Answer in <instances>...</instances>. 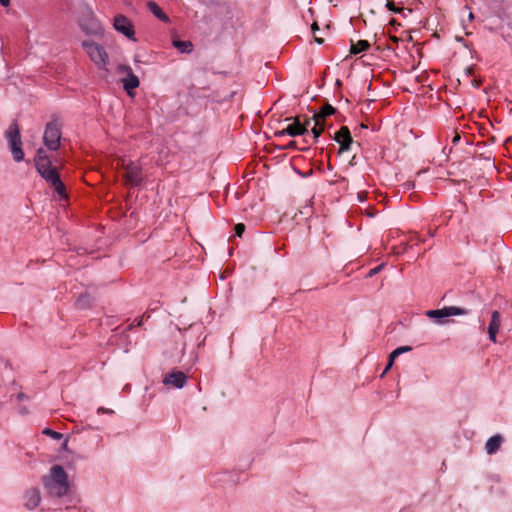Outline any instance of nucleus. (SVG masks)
Segmentation results:
<instances>
[{
  "label": "nucleus",
  "instance_id": "nucleus-20",
  "mask_svg": "<svg viewBox=\"0 0 512 512\" xmlns=\"http://www.w3.org/2000/svg\"><path fill=\"white\" fill-rule=\"evenodd\" d=\"M172 44L181 53H190L192 52L193 49V44L191 41H181L179 39H173Z\"/></svg>",
  "mask_w": 512,
  "mask_h": 512
},
{
  "label": "nucleus",
  "instance_id": "nucleus-30",
  "mask_svg": "<svg viewBox=\"0 0 512 512\" xmlns=\"http://www.w3.org/2000/svg\"><path fill=\"white\" fill-rule=\"evenodd\" d=\"M286 148H289V149H294V148H297V142L292 140L290 141L287 145H286Z\"/></svg>",
  "mask_w": 512,
  "mask_h": 512
},
{
  "label": "nucleus",
  "instance_id": "nucleus-11",
  "mask_svg": "<svg viewBox=\"0 0 512 512\" xmlns=\"http://www.w3.org/2000/svg\"><path fill=\"white\" fill-rule=\"evenodd\" d=\"M118 69L120 72L127 74V77L122 80L123 88L128 93V95L133 96L132 91L136 89L140 84L138 77L133 73L131 67L129 66L121 65Z\"/></svg>",
  "mask_w": 512,
  "mask_h": 512
},
{
  "label": "nucleus",
  "instance_id": "nucleus-7",
  "mask_svg": "<svg viewBox=\"0 0 512 512\" xmlns=\"http://www.w3.org/2000/svg\"><path fill=\"white\" fill-rule=\"evenodd\" d=\"M79 25L87 35L100 37L103 34V28L100 22L95 18L90 10H87L79 20Z\"/></svg>",
  "mask_w": 512,
  "mask_h": 512
},
{
  "label": "nucleus",
  "instance_id": "nucleus-8",
  "mask_svg": "<svg viewBox=\"0 0 512 512\" xmlns=\"http://www.w3.org/2000/svg\"><path fill=\"white\" fill-rule=\"evenodd\" d=\"M60 140H61V128L60 125H58L55 121H50L47 123L44 135H43V141L45 146L51 150L55 151L60 146Z\"/></svg>",
  "mask_w": 512,
  "mask_h": 512
},
{
  "label": "nucleus",
  "instance_id": "nucleus-34",
  "mask_svg": "<svg viewBox=\"0 0 512 512\" xmlns=\"http://www.w3.org/2000/svg\"><path fill=\"white\" fill-rule=\"evenodd\" d=\"M389 39H390V41H392L395 45H397V44H398V42H399V40H400L398 37H396V36H392V35L389 37Z\"/></svg>",
  "mask_w": 512,
  "mask_h": 512
},
{
  "label": "nucleus",
  "instance_id": "nucleus-2",
  "mask_svg": "<svg viewBox=\"0 0 512 512\" xmlns=\"http://www.w3.org/2000/svg\"><path fill=\"white\" fill-rule=\"evenodd\" d=\"M34 165L41 177L55 187L59 198L64 199V182H62L58 170L52 165L43 148L37 150Z\"/></svg>",
  "mask_w": 512,
  "mask_h": 512
},
{
  "label": "nucleus",
  "instance_id": "nucleus-33",
  "mask_svg": "<svg viewBox=\"0 0 512 512\" xmlns=\"http://www.w3.org/2000/svg\"><path fill=\"white\" fill-rule=\"evenodd\" d=\"M98 413H109V414H112V413H113V411H112L111 409H105V408H103V407H100V408L98 409Z\"/></svg>",
  "mask_w": 512,
  "mask_h": 512
},
{
  "label": "nucleus",
  "instance_id": "nucleus-23",
  "mask_svg": "<svg viewBox=\"0 0 512 512\" xmlns=\"http://www.w3.org/2000/svg\"><path fill=\"white\" fill-rule=\"evenodd\" d=\"M314 127L311 129V132L313 134V138L315 141L319 138V136L322 134V132L325 130L326 122L319 121V124L317 125V121H314Z\"/></svg>",
  "mask_w": 512,
  "mask_h": 512
},
{
  "label": "nucleus",
  "instance_id": "nucleus-42",
  "mask_svg": "<svg viewBox=\"0 0 512 512\" xmlns=\"http://www.w3.org/2000/svg\"><path fill=\"white\" fill-rule=\"evenodd\" d=\"M27 412H28V411H27L26 407H21V408H20V413H22V414H26Z\"/></svg>",
  "mask_w": 512,
  "mask_h": 512
},
{
  "label": "nucleus",
  "instance_id": "nucleus-31",
  "mask_svg": "<svg viewBox=\"0 0 512 512\" xmlns=\"http://www.w3.org/2000/svg\"><path fill=\"white\" fill-rule=\"evenodd\" d=\"M398 357L397 354H394V351H392L389 355L388 362L394 363L395 359Z\"/></svg>",
  "mask_w": 512,
  "mask_h": 512
},
{
  "label": "nucleus",
  "instance_id": "nucleus-25",
  "mask_svg": "<svg viewBox=\"0 0 512 512\" xmlns=\"http://www.w3.org/2000/svg\"><path fill=\"white\" fill-rule=\"evenodd\" d=\"M65 459H66V466H70L71 464H74L76 462V460L79 459V456H75L74 454H72V452H70L67 448H66V456H65Z\"/></svg>",
  "mask_w": 512,
  "mask_h": 512
},
{
  "label": "nucleus",
  "instance_id": "nucleus-19",
  "mask_svg": "<svg viewBox=\"0 0 512 512\" xmlns=\"http://www.w3.org/2000/svg\"><path fill=\"white\" fill-rule=\"evenodd\" d=\"M369 48H370V43L367 40H359L356 43H354L351 40V48H350L351 54H358L360 52L367 51Z\"/></svg>",
  "mask_w": 512,
  "mask_h": 512
},
{
  "label": "nucleus",
  "instance_id": "nucleus-4",
  "mask_svg": "<svg viewBox=\"0 0 512 512\" xmlns=\"http://www.w3.org/2000/svg\"><path fill=\"white\" fill-rule=\"evenodd\" d=\"M117 166L124 171L123 179L126 185L135 187L139 186L143 182L144 175L142 167L138 162H134L126 158H120Z\"/></svg>",
  "mask_w": 512,
  "mask_h": 512
},
{
  "label": "nucleus",
  "instance_id": "nucleus-35",
  "mask_svg": "<svg viewBox=\"0 0 512 512\" xmlns=\"http://www.w3.org/2000/svg\"><path fill=\"white\" fill-rule=\"evenodd\" d=\"M0 4L3 7H8L10 5V0H0Z\"/></svg>",
  "mask_w": 512,
  "mask_h": 512
},
{
  "label": "nucleus",
  "instance_id": "nucleus-38",
  "mask_svg": "<svg viewBox=\"0 0 512 512\" xmlns=\"http://www.w3.org/2000/svg\"><path fill=\"white\" fill-rule=\"evenodd\" d=\"M311 121H313V117L306 119L305 122L302 123V125H306V129L308 130V126L310 125Z\"/></svg>",
  "mask_w": 512,
  "mask_h": 512
},
{
  "label": "nucleus",
  "instance_id": "nucleus-39",
  "mask_svg": "<svg viewBox=\"0 0 512 512\" xmlns=\"http://www.w3.org/2000/svg\"><path fill=\"white\" fill-rule=\"evenodd\" d=\"M311 28H312V31H313V32H315L316 30H319V27H318L317 22H314V23L312 24Z\"/></svg>",
  "mask_w": 512,
  "mask_h": 512
},
{
  "label": "nucleus",
  "instance_id": "nucleus-12",
  "mask_svg": "<svg viewBox=\"0 0 512 512\" xmlns=\"http://www.w3.org/2000/svg\"><path fill=\"white\" fill-rule=\"evenodd\" d=\"M334 140L340 145V153L349 151L353 144V139L347 126H342L339 131L335 133Z\"/></svg>",
  "mask_w": 512,
  "mask_h": 512
},
{
  "label": "nucleus",
  "instance_id": "nucleus-37",
  "mask_svg": "<svg viewBox=\"0 0 512 512\" xmlns=\"http://www.w3.org/2000/svg\"><path fill=\"white\" fill-rule=\"evenodd\" d=\"M314 41L318 44H323L324 43V40L323 38H320V37H317V36H314Z\"/></svg>",
  "mask_w": 512,
  "mask_h": 512
},
{
  "label": "nucleus",
  "instance_id": "nucleus-22",
  "mask_svg": "<svg viewBox=\"0 0 512 512\" xmlns=\"http://www.w3.org/2000/svg\"><path fill=\"white\" fill-rule=\"evenodd\" d=\"M65 487H66V509H68L70 507H75L78 502V498L73 497L71 495V490H70V487H69V484L67 481H66Z\"/></svg>",
  "mask_w": 512,
  "mask_h": 512
},
{
  "label": "nucleus",
  "instance_id": "nucleus-36",
  "mask_svg": "<svg viewBox=\"0 0 512 512\" xmlns=\"http://www.w3.org/2000/svg\"><path fill=\"white\" fill-rule=\"evenodd\" d=\"M380 269H381V266H378V267H376V268H374V269L370 270L369 275H370V276L374 275V274H375V273H377Z\"/></svg>",
  "mask_w": 512,
  "mask_h": 512
},
{
  "label": "nucleus",
  "instance_id": "nucleus-3",
  "mask_svg": "<svg viewBox=\"0 0 512 512\" xmlns=\"http://www.w3.org/2000/svg\"><path fill=\"white\" fill-rule=\"evenodd\" d=\"M4 137L7 140L8 148L12 154L15 162L24 160V151L22 149V140L20 127L17 120H13L4 132Z\"/></svg>",
  "mask_w": 512,
  "mask_h": 512
},
{
  "label": "nucleus",
  "instance_id": "nucleus-43",
  "mask_svg": "<svg viewBox=\"0 0 512 512\" xmlns=\"http://www.w3.org/2000/svg\"><path fill=\"white\" fill-rule=\"evenodd\" d=\"M473 19H474V15H473V13L470 11V12H469V20L471 21V20H473Z\"/></svg>",
  "mask_w": 512,
  "mask_h": 512
},
{
  "label": "nucleus",
  "instance_id": "nucleus-32",
  "mask_svg": "<svg viewBox=\"0 0 512 512\" xmlns=\"http://www.w3.org/2000/svg\"><path fill=\"white\" fill-rule=\"evenodd\" d=\"M460 141V135L458 133H455V136L452 139V144L456 145Z\"/></svg>",
  "mask_w": 512,
  "mask_h": 512
},
{
  "label": "nucleus",
  "instance_id": "nucleus-18",
  "mask_svg": "<svg viewBox=\"0 0 512 512\" xmlns=\"http://www.w3.org/2000/svg\"><path fill=\"white\" fill-rule=\"evenodd\" d=\"M335 113L336 109L329 103H326L317 113L313 115V121H317L318 125L319 121L326 122V118Z\"/></svg>",
  "mask_w": 512,
  "mask_h": 512
},
{
  "label": "nucleus",
  "instance_id": "nucleus-9",
  "mask_svg": "<svg viewBox=\"0 0 512 512\" xmlns=\"http://www.w3.org/2000/svg\"><path fill=\"white\" fill-rule=\"evenodd\" d=\"M287 121L293 120V122L287 125L286 128L275 132L276 137H282L285 135H289L292 137L303 135L307 132L306 125H302L299 120V117L294 118H286Z\"/></svg>",
  "mask_w": 512,
  "mask_h": 512
},
{
  "label": "nucleus",
  "instance_id": "nucleus-44",
  "mask_svg": "<svg viewBox=\"0 0 512 512\" xmlns=\"http://www.w3.org/2000/svg\"><path fill=\"white\" fill-rule=\"evenodd\" d=\"M387 49L388 50H394V48L392 46H387Z\"/></svg>",
  "mask_w": 512,
  "mask_h": 512
},
{
  "label": "nucleus",
  "instance_id": "nucleus-17",
  "mask_svg": "<svg viewBox=\"0 0 512 512\" xmlns=\"http://www.w3.org/2000/svg\"><path fill=\"white\" fill-rule=\"evenodd\" d=\"M503 437L500 434H496L492 437H490L486 444H485V450L487 454L493 455L495 454L501 447L503 443Z\"/></svg>",
  "mask_w": 512,
  "mask_h": 512
},
{
  "label": "nucleus",
  "instance_id": "nucleus-24",
  "mask_svg": "<svg viewBox=\"0 0 512 512\" xmlns=\"http://www.w3.org/2000/svg\"><path fill=\"white\" fill-rule=\"evenodd\" d=\"M42 434L46 435V436H49V437H51L53 439H56V440H60L63 437L62 433L54 431V430H52L51 428H48V427H46V428H44L42 430Z\"/></svg>",
  "mask_w": 512,
  "mask_h": 512
},
{
  "label": "nucleus",
  "instance_id": "nucleus-16",
  "mask_svg": "<svg viewBox=\"0 0 512 512\" xmlns=\"http://www.w3.org/2000/svg\"><path fill=\"white\" fill-rule=\"evenodd\" d=\"M501 325L500 313L498 311H493L491 320L488 326L489 339L496 343V335L499 331Z\"/></svg>",
  "mask_w": 512,
  "mask_h": 512
},
{
  "label": "nucleus",
  "instance_id": "nucleus-1",
  "mask_svg": "<svg viewBox=\"0 0 512 512\" xmlns=\"http://www.w3.org/2000/svg\"><path fill=\"white\" fill-rule=\"evenodd\" d=\"M42 483L46 492L47 510H61L60 502L64 496V467L54 465L48 475L42 477Z\"/></svg>",
  "mask_w": 512,
  "mask_h": 512
},
{
  "label": "nucleus",
  "instance_id": "nucleus-15",
  "mask_svg": "<svg viewBox=\"0 0 512 512\" xmlns=\"http://www.w3.org/2000/svg\"><path fill=\"white\" fill-rule=\"evenodd\" d=\"M186 379V375L183 372L177 371L166 375L163 383L165 385H172L176 388H182L186 383Z\"/></svg>",
  "mask_w": 512,
  "mask_h": 512
},
{
  "label": "nucleus",
  "instance_id": "nucleus-41",
  "mask_svg": "<svg viewBox=\"0 0 512 512\" xmlns=\"http://www.w3.org/2000/svg\"><path fill=\"white\" fill-rule=\"evenodd\" d=\"M389 25H391V26H395V25H399V23H398L394 18H392V19L389 21Z\"/></svg>",
  "mask_w": 512,
  "mask_h": 512
},
{
  "label": "nucleus",
  "instance_id": "nucleus-10",
  "mask_svg": "<svg viewBox=\"0 0 512 512\" xmlns=\"http://www.w3.org/2000/svg\"><path fill=\"white\" fill-rule=\"evenodd\" d=\"M113 26L115 30L125 35L127 38L131 40H136L134 38V27L131 21L124 15L119 14L115 16Z\"/></svg>",
  "mask_w": 512,
  "mask_h": 512
},
{
  "label": "nucleus",
  "instance_id": "nucleus-40",
  "mask_svg": "<svg viewBox=\"0 0 512 512\" xmlns=\"http://www.w3.org/2000/svg\"><path fill=\"white\" fill-rule=\"evenodd\" d=\"M392 365H393V363L388 362V363H387V366H386V367H385V369H384L383 374H385V373H386V372H387V371L392 367Z\"/></svg>",
  "mask_w": 512,
  "mask_h": 512
},
{
  "label": "nucleus",
  "instance_id": "nucleus-26",
  "mask_svg": "<svg viewBox=\"0 0 512 512\" xmlns=\"http://www.w3.org/2000/svg\"><path fill=\"white\" fill-rule=\"evenodd\" d=\"M386 7L393 13H401L403 11V8H398L395 6L393 0H386Z\"/></svg>",
  "mask_w": 512,
  "mask_h": 512
},
{
  "label": "nucleus",
  "instance_id": "nucleus-14",
  "mask_svg": "<svg viewBox=\"0 0 512 512\" xmlns=\"http://www.w3.org/2000/svg\"><path fill=\"white\" fill-rule=\"evenodd\" d=\"M85 249H78L75 253L72 252L69 256H66V264L71 267L85 266L88 265V258L85 255Z\"/></svg>",
  "mask_w": 512,
  "mask_h": 512
},
{
  "label": "nucleus",
  "instance_id": "nucleus-6",
  "mask_svg": "<svg viewBox=\"0 0 512 512\" xmlns=\"http://www.w3.org/2000/svg\"><path fill=\"white\" fill-rule=\"evenodd\" d=\"M468 314V311L466 309L457 307V306H446L442 309H436V310H427L425 312V315L433 319L435 323L437 324H445L448 322L447 318L451 316H460V315H466Z\"/></svg>",
  "mask_w": 512,
  "mask_h": 512
},
{
  "label": "nucleus",
  "instance_id": "nucleus-5",
  "mask_svg": "<svg viewBox=\"0 0 512 512\" xmlns=\"http://www.w3.org/2000/svg\"><path fill=\"white\" fill-rule=\"evenodd\" d=\"M82 47L98 68H106L108 64V54L101 45L90 40H85L82 42Z\"/></svg>",
  "mask_w": 512,
  "mask_h": 512
},
{
  "label": "nucleus",
  "instance_id": "nucleus-27",
  "mask_svg": "<svg viewBox=\"0 0 512 512\" xmlns=\"http://www.w3.org/2000/svg\"><path fill=\"white\" fill-rule=\"evenodd\" d=\"M234 231L236 236L241 237L245 231V225L243 223L236 224Z\"/></svg>",
  "mask_w": 512,
  "mask_h": 512
},
{
  "label": "nucleus",
  "instance_id": "nucleus-29",
  "mask_svg": "<svg viewBox=\"0 0 512 512\" xmlns=\"http://www.w3.org/2000/svg\"><path fill=\"white\" fill-rule=\"evenodd\" d=\"M16 398L18 401H24V400H28L29 399V396L23 392H19L17 395H16Z\"/></svg>",
  "mask_w": 512,
  "mask_h": 512
},
{
  "label": "nucleus",
  "instance_id": "nucleus-28",
  "mask_svg": "<svg viewBox=\"0 0 512 512\" xmlns=\"http://www.w3.org/2000/svg\"><path fill=\"white\" fill-rule=\"evenodd\" d=\"M411 350H412L411 346H400L393 351H394V354H397L399 356L403 353L410 352Z\"/></svg>",
  "mask_w": 512,
  "mask_h": 512
},
{
  "label": "nucleus",
  "instance_id": "nucleus-21",
  "mask_svg": "<svg viewBox=\"0 0 512 512\" xmlns=\"http://www.w3.org/2000/svg\"><path fill=\"white\" fill-rule=\"evenodd\" d=\"M148 8L151 13L162 21H168V16L162 11V9L155 2H148Z\"/></svg>",
  "mask_w": 512,
  "mask_h": 512
},
{
  "label": "nucleus",
  "instance_id": "nucleus-13",
  "mask_svg": "<svg viewBox=\"0 0 512 512\" xmlns=\"http://www.w3.org/2000/svg\"><path fill=\"white\" fill-rule=\"evenodd\" d=\"M24 507L28 510L35 509L41 501L40 490L36 487L28 489L23 496Z\"/></svg>",
  "mask_w": 512,
  "mask_h": 512
}]
</instances>
